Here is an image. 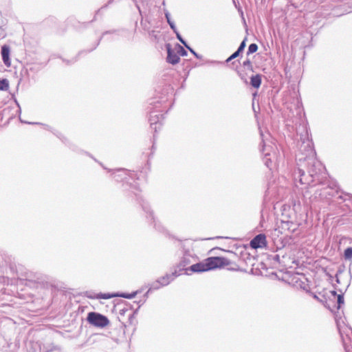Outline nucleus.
I'll return each mask as SVG.
<instances>
[{"label":"nucleus","instance_id":"1","mask_svg":"<svg viewBox=\"0 0 352 352\" xmlns=\"http://www.w3.org/2000/svg\"><path fill=\"white\" fill-rule=\"evenodd\" d=\"M296 161L297 170L294 173L295 181L306 186L324 184L327 180L325 167L316 158L313 142L307 138L300 145Z\"/></svg>","mask_w":352,"mask_h":352},{"label":"nucleus","instance_id":"2","mask_svg":"<svg viewBox=\"0 0 352 352\" xmlns=\"http://www.w3.org/2000/svg\"><path fill=\"white\" fill-rule=\"evenodd\" d=\"M230 264V261L226 258L221 256H211L201 262L190 265L189 267L186 268L185 270L186 274H188V271L192 272H204L212 270L216 268L228 266Z\"/></svg>","mask_w":352,"mask_h":352},{"label":"nucleus","instance_id":"3","mask_svg":"<svg viewBox=\"0 0 352 352\" xmlns=\"http://www.w3.org/2000/svg\"><path fill=\"white\" fill-rule=\"evenodd\" d=\"M179 245L183 255L179 263L177 265V267L179 268V270L177 271L180 273L182 270L186 269V266L196 261L197 256L189 249L186 242H180Z\"/></svg>","mask_w":352,"mask_h":352},{"label":"nucleus","instance_id":"4","mask_svg":"<svg viewBox=\"0 0 352 352\" xmlns=\"http://www.w3.org/2000/svg\"><path fill=\"white\" fill-rule=\"evenodd\" d=\"M87 320L91 325L100 328H104L109 323L107 317L95 311L88 313Z\"/></svg>","mask_w":352,"mask_h":352},{"label":"nucleus","instance_id":"5","mask_svg":"<svg viewBox=\"0 0 352 352\" xmlns=\"http://www.w3.org/2000/svg\"><path fill=\"white\" fill-rule=\"evenodd\" d=\"M142 210L146 213V217L148 219V221L153 225L154 228L158 230H160V226L159 224H157L153 211L151 210V208L148 202L145 201L144 200H142V202L140 203Z\"/></svg>","mask_w":352,"mask_h":352},{"label":"nucleus","instance_id":"6","mask_svg":"<svg viewBox=\"0 0 352 352\" xmlns=\"http://www.w3.org/2000/svg\"><path fill=\"white\" fill-rule=\"evenodd\" d=\"M272 149V147L270 145H266L264 144L261 150L262 154L263 155V163L267 168L270 169L272 168L273 160L275 157V153H271Z\"/></svg>","mask_w":352,"mask_h":352},{"label":"nucleus","instance_id":"7","mask_svg":"<svg viewBox=\"0 0 352 352\" xmlns=\"http://www.w3.org/2000/svg\"><path fill=\"white\" fill-rule=\"evenodd\" d=\"M108 171L111 173V175L117 182H120L124 179H126V176H128L131 179L134 178L133 172L124 168H119L116 170L109 169Z\"/></svg>","mask_w":352,"mask_h":352},{"label":"nucleus","instance_id":"8","mask_svg":"<svg viewBox=\"0 0 352 352\" xmlns=\"http://www.w3.org/2000/svg\"><path fill=\"white\" fill-rule=\"evenodd\" d=\"M250 247L253 249L265 248L267 245L266 236L264 234H258L255 236L250 243Z\"/></svg>","mask_w":352,"mask_h":352},{"label":"nucleus","instance_id":"9","mask_svg":"<svg viewBox=\"0 0 352 352\" xmlns=\"http://www.w3.org/2000/svg\"><path fill=\"white\" fill-rule=\"evenodd\" d=\"M167 49V57L166 60L168 63L172 65H175L178 63L180 60V58L177 54V52H175L170 47V45L166 44V45Z\"/></svg>","mask_w":352,"mask_h":352},{"label":"nucleus","instance_id":"10","mask_svg":"<svg viewBox=\"0 0 352 352\" xmlns=\"http://www.w3.org/2000/svg\"><path fill=\"white\" fill-rule=\"evenodd\" d=\"M162 114H157L155 112H151L149 117V122L151 124V127L152 129H154L155 131H157V129H160V126L162 124L160 123V120L162 118Z\"/></svg>","mask_w":352,"mask_h":352},{"label":"nucleus","instance_id":"11","mask_svg":"<svg viewBox=\"0 0 352 352\" xmlns=\"http://www.w3.org/2000/svg\"><path fill=\"white\" fill-rule=\"evenodd\" d=\"M180 275V273L177 270H175L171 274H166V275L160 277L158 278V282L162 285L163 287L168 285L169 283H170L172 281L174 280V279Z\"/></svg>","mask_w":352,"mask_h":352},{"label":"nucleus","instance_id":"12","mask_svg":"<svg viewBox=\"0 0 352 352\" xmlns=\"http://www.w3.org/2000/svg\"><path fill=\"white\" fill-rule=\"evenodd\" d=\"M1 56L3 63L7 66H10V47L7 45H4L1 47Z\"/></svg>","mask_w":352,"mask_h":352},{"label":"nucleus","instance_id":"13","mask_svg":"<svg viewBox=\"0 0 352 352\" xmlns=\"http://www.w3.org/2000/svg\"><path fill=\"white\" fill-rule=\"evenodd\" d=\"M334 187L330 186L329 185L327 187H325L320 190V192L318 195L322 198H327L329 197H333L336 195V193H338V190H333Z\"/></svg>","mask_w":352,"mask_h":352},{"label":"nucleus","instance_id":"14","mask_svg":"<svg viewBox=\"0 0 352 352\" xmlns=\"http://www.w3.org/2000/svg\"><path fill=\"white\" fill-rule=\"evenodd\" d=\"M43 125L45 126V129L51 131L58 138H59L62 141V142H63L64 144H65L66 145L69 146L70 148H72V145L71 142L61 133H60L57 131H52V128L48 125H45V124H43Z\"/></svg>","mask_w":352,"mask_h":352},{"label":"nucleus","instance_id":"15","mask_svg":"<svg viewBox=\"0 0 352 352\" xmlns=\"http://www.w3.org/2000/svg\"><path fill=\"white\" fill-rule=\"evenodd\" d=\"M261 74L252 75L250 77V85L254 88L258 89L261 85Z\"/></svg>","mask_w":352,"mask_h":352},{"label":"nucleus","instance_id":"16","mask_svg":"<svg viewBox=\"0 0 352 352\" xmlns=\"http://www.w3.org/2000/svg\"><path fill=\"white\" fill-rule=\"evenodd\" d=\"M329 298L331 296L336 298L337 297L338 309L341 307V305L344 304V296L342 294H337L336 291H329Z\"/></svg>","mask_w":352,"mask_h":352},{"label":"nucleus","instance_id":"17","mask_svg":"<svg viewBox=\"0 0 352 352\" xmlns=\"http://www.w3.org/2000/svg\"><path fill=\"white\" fill-rule=\"evenodd\" d=\"M98 299H109L113 297H118V293L115 294H102V293H98L97 294Z\"/></svg>","mask_w":352,"mask_h":352},{"label":"nucleus","instance_id":"18","mask_svg":"<svg viewBox=\"0 0 352 352\" xmlns=\"http://www.w3.org/2000/svg\"><path fill=\"white\" fill-rule=\"evenodd\" d=\"M161 287H163V286H162V285H161V283H160L158 282V279H157L155 282H153L151 284H150L149 289L147 291L146 295H147L152 290H157V289H160Z\"/></svg>","mask_w":352,"mask_h":352},{"label":"nucleus","instance_id":"19","mask_svg":"<svg viewBox=\"0 0 352 352\" xmlns=\"http://www.w3.org/2000/svg\"><path fill=\"white\" fill-rule=\"evenodd\" d=\"M313 298L316 300H317L318 301L322 302V304L324 305V303H327V296L328 298H329V292H325L324 294H322V298H320L316 294H314V293H311Z\"/></svg>","mask_w":352,"mask_h":352},{"label":"nucleus","instance_id":"20","mask_svg":"<svg viewBox=\"0 0 352 352\" xmlns=\"http://www.w3.org/2000/svg\"><path fill=\"white\" fill-rule=\"evenodd\" d=\"M9 88V81L6 78H0V90L7 91Z\"/></svg>","mask_w":352,"mask_h":352},{"label":"nucleus","instance_id":"21","mask_svg":"<svg viewBox=\"0 0 352 352\" xmlns=\"http://www.w3.org/2000/svg\"><path fill=\"white\" fill-rule=\"evenodd\" d=\"M138 294V291L133 292L131 294L127 293H118V297H122L124 298L131 299L133 298Z\"/></svg>","mask_w":352,"mask_h":352},{"label":"nucleus","instance_id":"22","mask_svg":"<svg viewBox=\"0 0 352 352\" xmlns=\"http://www.w3.org/2000/svg\"><path fill=\"white\" fill-rule=\"evenodd\" d=\"M165 16L167 20V23L170 25L171 30L173 31V32H176L177 28L175 26V23L171 21L170 14L168 12L165 13Z\"/></svg>","mask_w":352,"mask_h":352},{"label":"nucleus","instance_id":"23","mask_svg":"<svg viewBox=\"0 0 352 352\" xmlns=\"http://www.w3.org/2000/svg\"><path fill=\"white\" fill-rule=\"evenodd\" d=\"M348 340H350V338L347 336L346 338L342 337L343 346L346 352H350L351 349H352V345L347 342Z\"/></svg>","mask_w":352,"mask_h":352},{"label":"nucleus","instance_id":"24","mask_svg":"<svg viewBox=\"0 0 352 352\" xmlns=\"http://www.w3.org/2000/svg\"><path fill=\"white\" fill-rule=\"evenodd\" d=\"M344 256L346 260H350L352 258V248L349 247L345 249L344 252Z\"/></svg>","mask_w":352,"mask_h":352},{"label":"nucleus","instance_id":"25","mask_svg":"<svg viewBox=\"0 0 352 352\" xmlns=\"http://www.w3.org/2000/svg\"><path fill=\"white\" fill-rule=\"evenodd\" d=\"M257 50H258V45L256 43H251L248 47L247 54L250 55L251 54H253V53L256 52L257 51Z\"/></svg>","mask_w":352,"mask_h":352},{"label":"nucleus","instance_id":"26","mask_svg":"<svg viewBox=\"0 0 352 352\" xmlns=\"http://www.w3.org/2000/svg\"><path fill=\"white\" fill-rule=\"evenodd\" d=\"M178 45L177 54L182 56H186L188 54L187 51L180 45Z\"/></svg>","mask_w":352,"mask_h":352},{"label":"nucleus","instance_id":"27","mask_svg":"<svg viewBox=\"0 0 352 352\" xmlns=\"http://www.w3.org/2000/svg\"><path fill=\"white\" fill-rule=\"evenodd\" d=\"M176 34L177 38L186 47L188 45L186 42V41L182 38L181 34L177 31V29L176 30V32H174Z\"/></svg>","mask_w":352,"mask_h":352},{"label":"nucleus","instance_id":"28","mask_svg":"<svg viewBox=\"0 0 352 352\" xmlns=\"http://www.w3.org/2000/svg\"><path fill=\"white\" fill-rule=\"evenodd\" d=\"M85 296L91 299H98L97 294L91 291H87L85 292Z\"/></svg>","mask_w":352,"mask_h":352},{"label":"nucleus","instance_id":"29","mask_svg":"<svg viewBox=\"0 0 352 352\" xmlns=\"http://www.w3.org/2000/svg\"><path fill=\"white\" fill-rule=\"evenodd\" d=\"M245 46H246V40H245V39H244V40H243V41L240 43V45H239V47H238V49H237V50H236V51H237V52H239V53H241V52L244 50V49H245Z\"/></svg>","mask_w":352,"mask_h":352},{"label":"nucleus","instance_id":"30","mask_svg":"<svg viewBox=\"0 0 352 352\" xmlns=\"http://www.w3.org/2000/svg\"><path fill=\"white\" fill-rule=\"evenodd\" d=\"M186 48L197 58L201 59L202 56L197 54L192 48H191L189 45L186 47Z\"/></svg>","mask_w":352,"mask_h":352},{"label":"nucleus","instance_id":"31","mask_svg":"<svg viewBox=\"0 0 352 352\" xmlns=\"http://www.w3.org/2000/svg\"><path fill=\"white\" fill-rule=\"evenodd\" d=\"M240 53L237 51L234 52L230 56H229L226 62V63H229L230 61H231L232 60L236 58V57H238L239 56Z\"/></svg>","mask_w":352,"mask_h":352},{"label":"nucleus","instance_id":"32","mask_svg":"<svg viewBox=\"0 0 352 352\" xmlns=\"http://www.w3.org/2000/svg\"><path fill=\"white\" fill-rule=\"evenodd\" d=\"M243 67H247L248 68H252V63L250 61V59H246L245 60L243 61Z\"/></svg>","mask_w":352,"mask_h":352},{"label":"nucleus","instance_id":"33","mask_svg":"<svg viewBox=\"0 0 352 352\" xmlns=\"http://www.w3.org/2000/svg\"><path fill=\"white\" fill-rule=\"evenodd\" d=\"M138 308L132 314H131L129 316V320L130 321V323L133 322V320L135 319V315L137 314Z\"/></svg>","mask_w":352,"mask_h":352},{"label":"nucleus","instance_id":"34","mask_svg":"<svg viewBox=\"0 0 352 352\" xmlns=\"http://www.w3.org/2000/svg\"><path fill=\"white\" fill-rule=\"evenodd\" d=\"M45 278L46 277H43V276H39L38 277L36 278V280L38 283H43Z\"/></svg>","mask_w":352,"mask_h":352},{"label":"nucleus","instance_id":"35","mask_svg":"<svg viewBox=\"0 0 352 352\" xmlns=\"http://www.w3.org/2000/svg\"><path fill=\"white\" fill-rule=\"evenodd\" d=\"M101 38H100L99 39V41H98L95 44V45L94 46V47H93V48H91V49H90L89 50H88L87 52H86V53H87V52H91L92 50H94V49H96V47L99 45V43H100V41Z\"/></svg>","mask_w":352,"mask_h":352},{"label":"nucleus","instance_id":"36","mask_svg":"<svg viewBox=\"0 0 352 352\" xmlns=\"http://www.w3.org/2000/svg\"><path fill=\"white\" fill-rule=\"evenodd\" d=\"M87 155H88L89 156H90L92 159H94V161H96V162H98L97 160H96V159H95L92 155H91L90 154H87ZM98 163H99V164H100V166H101L104 169H107L106 167H104V166H103V164H102L101 162H98Z\"/></svg>","mask_w":352,"mask_h":352},{"label":"nucleus","instance_id":"37","mask_svg":"<svg viewBox=\"0 0 352 352\" xmlns=\"http://www.w3.org/2000/svg\"><path fill=\"white\" fill-rule=\"evenodd\" d=\"M233 2H234V5H235V7L238 9L239 12H241V15H243V12L242 10H241V8L240 6L237 7V6H236V2H235V1H234V0H233Z\"/></svg>","mask_w":352,"mask_h":352},{"label":"nucleus","instance_id":"38","mask_svg":"<svg viewBox=\"0 0 352 352\" xmlns=\"http://www.w3.org/2000/svg\"><path fill=\"white\" fill-rule=\"evenodd\" d=\"M240 76H241V80H243L244 81V82L248 83V81H247L246 78H245L243 77V76L240 75Z\"/></svg>","mask_w":352,"mask_h":352},{"label":"nucleus","instance_id":"39","mask_svg":"<svg viewBox=\"0 0 352 352\" xmlns=\"http://www.w3.org/2000/svg\"><path fill=\"white\" fill-rule=\"evenodd\" d=\"M113 32H111V31H106L105 32L103 33L102 34V36L106 34H109V33H112Z\"/></svg>","mask_w":352,"mask_h":352},{"label":"nucleus","instance_id":"40","mask_svg":"<svg viewBox=\"0 0 352 352\" xmlns=\"http://www.w3.org/2000/svg\"><path fill=\"white\" fill-rule=\"evenodd\" d=\"M344 195L352 198V195H351L350 193H345Z\"/></svg>","mask_w":352,"mask_h":352},{"label":"nucleus","instance_id":"41","mask_svg":"<svg viewBox=\"0 0 352 352\" xmlns=\"http://www.w3.org/2000/svg\"><path fill=\"white\" fill-rule=\"evenodd\" d=\"M338 199H343L342 195H340V196H338Z\"/></svg>","mask_w":352,"mask_h":352},{"label":"nucleus","instance_id":"42","mask_svg":"<svg viewBox=\"0 0 352 352\" xmlns=\"http://www.w3.org/2000/svg\"><path fill=\"white\" fill-rule=\"evenodd\" d=\"M76 60H77V57H76V58H74L72 62V63H74V62H76Z\"/></svg>","mask_w":352,"mask_h":352},{"label":"nucleus","instance_id":"43","mask_svg":"<svg viewBox=\"0 0 352 352\" xmlns=\"http://www.w3.org/2000/svg\"><path fill=\"white\" fill-rule=\"evenodd\" d=\"M84 52H80L78 53V56H80L81 54H82Z\"/></svg>","mask_w":352,"mask_h":352},{"label":"nucleus","instance_id":"44","mask_svg":"<svg viewBox=\"0 0 352 352\" xmlns=\"http://www.w3.org/2000/svg\"><path fill=\"white\" fill-rule=\"evenodd\" d=\"M3 277L0 276V283L2 281Z\"/></svg>","mask_w":352,"mask_h":352},{"label":"nucleus","instance_id":"45","mask_svg":"<svg viewBox=\"0 0 352 352\" xmlns=\"http://www.w3.org/2000/svg\"><path fill=\"white\" fill-rule=\"evenodd\" d=\"M112 1H113V0H110V1H109V3H111L112 2Z\"/></svg>","mask_w":352,"mask_h":352},{"label":"nucleus","instance_id":"46","mask_svg":"<svg viewBox=\"0 0 352 352\" xmlns=\"http://www.w3.org/2000/svg\"><path fill=\"white\" fill-rule=\"evenodd\" d=\"M35 124H41V123H38V122H36Z\"/></svg>","mask_w":352,"mask_h":352}]
</instances>
